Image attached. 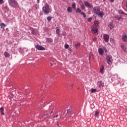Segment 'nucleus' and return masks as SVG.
<instances>
[{
	"label": "nucleus",
	"mask_w": 127,
	"mask_h": 127,
	"mask_svg": "<svg viewBox=\"0 0 127 127\" xmlns=\"http://www.w3.org/2000/svg\"><path fill=\"white\" fill-rule=\"evenodd\" d=\"M76 12H78V13H81V9H80V8H77L76 9Z\"/></svg>",
	"instance_id": "obj_26"
},
{
	"label": "nucleus",
	"mask_w": 127,
	"mask_h": 127,
	"mask_svg": "<svg viewBox=\"0 0 127 127\" xmlns=\"http://www.w3.org/2000/svg\"><path fill=\"white\" fill-rule=\"evenodd\" d=\"M103 51H104L106 53H108V50L107 48L103 47Z\"/></svg>",
	"instance_id": "obj_33"
},
{
	"label": "nucleus",
	"mask_w": 127,
	"mask_h": 127,
	"mask_svg": "<svg viewBox=\"0 0 127 127\" xmlns=\"http://www.w3.org/2000/svg\"><path fill=\"white\" fill-rule=\"evenodd\" d=\"M108 27H110V28H114V24H113V23H110V24L108 25Z\"/></svg>",
	"instance_id": "obj_24"
},
{
	"label": "nucleus",
	"mask_w": 127,
	"mask_h": 127,
	"mask_svg": "<svg viewBox=\"0 0 127 127\" xmlns=\"http://www.w3.org/2000/svg\"><path fill=\"white\" fill-rule=\"evenodd\" d=\"M53 109H54V106H50V111H51L52 110V111H51V114H52V113H53Z\"/></svg>",
	"instance_id": "obj_21"
},
{
	"label": "nucleus",
	"mask_w": 127,
	"mask_h": 127,
	"mask_svg": "<svg viewBox=\"0 0 127 127\" xmlns=\"http://www.w3.org/2000/svg\"><path fill=\"white\" fill-rule=\"evenodd\" d=\"M64 47H65V48L66 49H68L69 48V45H68V44H65V45H64Z\"/></svg>",
	"instance_id": "obj_34"
},
{
	"label": "nucleus",
	"mask_w": 127,
	"mask_h": 127,
	"mask_svg": "<svg viewBox=\"0 0 127 127\" xmlns=\"http://www.w3.org/2000/svg\"><path fill=\"white\" fill-rule=\"evenodd\" d=\"M61 118H62V116L60 115V118L59 119V120L60 119H61Z\"/></svg>",
	"instance_id": "obj_44"
},
{
	"label": "nucleus",
	"mask_w": 127,
	"mask_h": 127,
	"mask_svg": "<svg viewBox=\"0 0 127 127\" xmlns=\"http://www.w3.org/2000/svg\"><path fill=\"white\" fill-rule=\"evenodd\" d=\"M52 19V17H51V16H48L47 17L48 21H51Z\"/></svg>",
	"instance_id": "obj_30"
},
{
	"label": "nucleus",
	"mask_w": 127,
	"mask_h": 127,
	"mask_svg": "<svg viewBox=\"0 0 127 127\" xmlns=\"http://www.w3.org/2000/svg\"><path fill=\"white\" fill-rule=\"evenodd\" d=\"M98 52L100 55H103L104 54V49L100 48L98 49Z\"/></svg>",
	"instance_id": "obj_12"
},
{
	"label": "nucleus",
	"mask_w": 127,
	"mask_h": 127,
	"mask_svg": "<svg viewBox=\"0 0 127 127\" xmlns=\"http://www.w3.org/2000/svg\"><path fill=\"white\" fill-rule=\"evenodd\" d=\"M126 3H127V2H126Z\"/></svg>",
	"instance_id": "obj_50"
},
{
	"label": "nucleus",
	"mask_w": 127,
	"mask_h": 127,
	"mask_svg": "<svg viewBox=\"0 0 127 127\" xmlns=\"http://www.w3.org/2000/svg\"><path fill=\"white\" fill-rule=\"evenodd\" d=\"M80 7H81V9H83V10L86 9V7L84 5V4H82L80 5Z\"/></svg>",
	"instance_id": "obj_29"
},
{
	"label": "nucleus",
	"mask_w": 127,
	"mask_h": 127,
	"mask_svg": "<svg viewBox=\"0 0 127 127\" xmlns=\"http://www.w3.org/2000/svg\"><path fill=\"white\" fill-rule=\"evenodd\" d=\"M97 40V38H95L93 39V41H96Z\"/></svg>",
	"instance_id": "obj_41"
},
{
	"label": "nucleus",
	"mask_w": 127,
	"mask_h": 127,
	"mask_svg": "<svg viewBox=\"0 0 127 127\" xmlns=\"http://www.w3.org/2000/svg\"><path fill=\"white\" fill-rule=\"evenodd\" d=\"M71 6L73 9H76V3H73L72 5Z\"/></svg>",
	"instance_id": "obj_27"
},
{
	"label": "nucleus",
	"mask_w": 127,
	"mask_h": 127,
	"mask_svg": "<svg viewBox=\"0 0 127 127\" xmlns=\"http://www.w3.org/2000/svg\"><path fill=\"white\" fill-rule=\"evenodd\" d=\"M91 31L94 35H98V28L96 27H93Z\"/></svg>",
	"instance_id": "obj_5"
},
{
	"label": "nucleus",
	"mask_w": 127,
	"mask_h": 127,
	"mask_svg": "<svg viewBox=\"0 0 127 127\" xmlns=\"http://www.w3.org/2000/svg\"><path fill=\"white\" fill-rule=\"evenodd\" d=\"M114 18H117L118 20L120 21L121 19H123V18L122 16H119V15H115L114 16Z\"/></svg>",
	"instance_id": "obj_14"
},
{
	"label": "nucleus",
	"mask_w": 127,
	"mask_h": 127,
	"mask_svg": "<svg viewBox=\"0 0 127 127\" xmlns=\"http://www.w3.org/2000/svg\"><path fill=\"white\" fill-rule=\"evenodd\" d=\"M53 118H54V119H55V118H58V115H57L56 116H54Z\"/></svg>",
	"instance_id": "obj_40"
},
{
	"label": "nucleus",
	"mask_w": 127,
	"mask_h": 127,
	"mask_svg": "<svg viewBox=\"0 0 127 127\" xmlns=\"http://www.w3.org/2000/svg\"><path fill=\"white\" fill-rule=\"evenodd\" d=\"M36 48H37V49L38 50H42V51L45 50V48H44V47H43L39 45H36Z\"/></svg>",
	"instance_id": "obj_9"
},
{
	"label": "nucleus",
	"mask_w": 127,
	"mask_h": 127,
	"mask_svg": "<svg viewBox=\"0 0 127 127\" xmlns=\"http://www.w3.org/2000/svg\"><path fill=\"white\" fill-rule=\"evenodd\" d=\"M98 85L100 89L102 88H104V87L105 86V83L102 80L99 81L98 82Z\"/></svg>",
	"instance_id": "obj_7"
},
{
	"label": "nucleus",
	"mask_w": 127,
	"mask_h": 127,
	"mask_svg": "<svg viewBox=\"0 0 127 127\" xmlns=\"http://www.w3.org/2000/svg\"><path fill=\"white\" fill-rule=\"evenodd\" d=\"M100 9L99 6H95L93 8V12H94L95 14L99 15L100 17H103V16L104 15V12L100 11Z\"/></svg>",
	"instance_id": "obj_1"
},
{
	"label": "nucleus",
	"mask_w": 127,
	"mask_h": 127,
	"mask_svg": "<svg viewBox=\"0 0 127 127\" xmlns=\"http://www.w3.org/2000/svg\"><path fill=\"white\" fill-rule=\"evenodd\" d=\"M38 32V31H37V29H31V33L32 34H36Z\"/></svg>",
	"instance_id": "obj_13"
},
{
	"label": "nucleus",
	"mask_w": 127,
	"mask_h": 127,
	"mask_svg": "<svg viewBox=\"0 0 127 127\" xmlns=\"http://www.w3.org/2000/svg\"><path fill=\"white\" fill-rule=\"evenodd\" d=\"M67 10L68 12H72V11H73V9H72V8L70 6L68 7L67 8Z\"/></svg>",
	"instance_id": "obj_18"
},
{
	"label": "nucleus",
	"mask_w": 127,
	"mask_h": 127,
	"mask_svg": "<svg viewBox=\"0 0 127 127\" xmlns=\"http://www.w3.org/2000/svg\"><path fill=\"white\" fill-rule=\"evenodd\" d=\"M104 69V66L102 65V68H101L100 69V72L101 74H103V73H104V71H103Z\"/></svg>",
	"instance_id": "obj_23"
},
{
	"label": "nucleus",
	"mask_w": 127,
	"mask_h": 127,
	"mask_svg": "<svg viewBox=\"0 0 127 127\" xmlns=\"http://www.w3.org/2000/svg\"><path fill=\"white\" fill-rule=\"evenodd\" d=\"M71 87H73V84L71 85Z\"/></svg>",
	"instance_id": "obj_48"
},
{
	"label": "nucleus",
	"mask_w": 127,
	"mask_h": 127,
	"mask_svg": "<svg viewBox=\"0 0 127 127\" xmlns=\"http://www.w3.org/2000/svg\"><path fill=\"white\" fill-rule=\"evenodd\" d=\"M80 14H82V15H83L84 18H86V15L85 14V13H84V12H81V13H80Z\"/></svg>",
	"instance_id": "obj_35"
},
{
	"label": "nucleus",
	"mask_w": 127,
	"mask_h": 127,
	"mask_svg": "<svg viewBox=\"0 0 127 127\" xmlns=\"http://www.w3.org/2000/svg\"><path fill=\"white\" fill-rule=\"evenodd\" d=\"M45 14H48L51 11V9H50V7H49V5L46 4L45 6H43L42 8Z\"/></svg>",
	"instance_id": "obj_2"
},
{
	"label": "nucleus",
	"mask_w": 127,
	"mask_h": 127,
	"mask_svg": "<svg viewBox=\"0 0 127 127\" xmlns=\"http://www.w3.org/2000/svg\"><path fill=\"white\" fill-rule=\"evenodd\" d=\"M91 20H92V18H89L88 19V21L89 22H91Z\"/></svg>",
	"instance_id": "obj_39"
},
{
	"label": "nucleus",
	"mask_w": 127,
	"mask_h": 127,
	"mask_svg": "<svg viewBox=\"0 0 127 127\" xmlns=\"http://www.w3.org/2000/svg\"><path fill=\"white\" fill-rule=\"evenodd\" d=\"M122 40L124 42H127V35L126 33L122 34Z\"/></svg>",
	"instance_id": "obj_6"
},
{
	"label": "nucleus",
	"mask_w": 127,
	"mask_h": 127,
	"mask_svg": "<svg viewBox=\"0 0 127 127\" xmlns=\"http://www.w3.org/2000/svg\"><path fill=\"white\" fill-rule=\"evenodd\" d=\"M121 48L124 50V52L127 53V46H126L125 45H122L121 46Z\"/></svg>",
	"instance_id": "obj_11"
},
{
	"label": "nucleus",
	"mask_w": 127,
	"mask_h": 127,
	"mask_svg": "<svg viewBox=\"0 0 127 127\" xmlns=\"http://www.w3.org/2000/svg\"><path fill=\"white\" fill-rule=\"evenodd\" d=\"M103 38L105 41V42H109V39L110 38V36L108 34H104L103 36Z\"/></svg>",
	"instance_id": "obj_8"
},
{
	"label": "nucleus",
	"mask_w": 127,
	"mask_h": 127,
	"mask_svg": "<svg viewBox=\"0 0 127 127\" xmlns=\"http://www.w3.org/2000/svg\"><path fill=\"white\" fill-rule=\"evenodd\" d=\"M114 1L115 0H111V2H114Z\"/></svg>",
	"instance_id": "obj_43"
},
{
	"label": "nucleus",
	"mask_w": 127,
	"mask_h": 127,
	"mask_svg": "<svg viewBox=\"0 0 127 127\" xmlns=\"http://www.w3.org/2000/svg\"><path fill=\"white\" fill-rule=\"evenodd\" d=\"M48 115H49V114H45L44 116H47Z\"/></svg>",
	"instance_id": "obj_45"
},
{
	"label": "nucleus",
	"mask_w": 127,
	"mask_h": 127,
	"mask_svg": "<svg viewBox=\"0 0 127 127\" xmlns=\"http://www.w3.org/2000/svg\"><path fill=\"white\" fill-rule=\"evenodd\" d=\"M56 125H57L58 127H60V125H61V124H59V123H58V122H56Z\"/></svg>",
	"instance_id": "obj_38"
},
{
	"label": "nucleus",
	"mask_w": 127,
	"mask_h": 127,
	"mask_svg": "<svg viewBox=\"0 0 127 127\" xmlns=\"http://www.w3.org/2000/svg\"><path fill=\"white\" fill-rule=\"evenodd\" d=\"M106 60H107V63H108L109 65H112V64H113V61L114 60H113V57H112V56L111 55L107 56L106 57Z\"/></svg>",
	"instance_id": "obj_3"
},
{
	"label": "nucleus",
	"mask_w": 127,
	"mask_h": 127,
	"mask_svg": "<svg viewBox=\"0 0 127 127\" xmlns=\"http://www.w3.org/2000/svg\"><path fill=\"white\" fill-rule=\"evenodd\" d=\"M81 45L80 44V43H78L77 44L75 45V46L76 47V48L78 49L79 48V47H80V46Z\"/></svg>",
	"instance_id": "obj_32"
},
{
	"label": "nucleus",
	"mask_w": 127,
	"mask_h": 127,
	"mask_svg": "<svg viewBox=\"0 0 127 127\" xmlns=\"http://www.w3.org/2000/svg\"><path fill=\"white\" fill-rule=\"evenodd\" d=\"M99 115H100V112H99V111H96L94 114V116L95 118H97Z\"/></svg>",
	"instance_id": "obj_20"
},
{
	"label": "nucleus",
	"mask_w": 127,
	"mask_h": 127,
	"mask_svg": "<svg viewBox=\"0 0 127 127\" xmlns=\"http://www.w3.org/2000/svg\"><path fill=\"white\" fill-rule=\"evenodd\" d=\"M9 3L12 7L17 5V2L15 0H9Z\"/></svg>",
	"instance_id": "obj_4"
},
{
	"label": "nucleus",
	"mask_w": 127,
	"mask_h": 127,
	"mask_svg": "<svg viewBox=\"0 0 127 127\" xmlns=\"http://www.w3.org/2000/svg\"><path fill=\"white\" fill-rule=\"evenodd\" d=\"M84 4L86 7H89V8H91V7H93V5H92L88 1H85Z\"/></svg>",
	"instance_id": "obj_10"
},
{
	"label": "nucleus",
	"mask_w": 127,
	"mask_h": 127,
	"mask_svg": "<svg viewBox=\"0 0 127 127\" xmlns=\"http://www.w3.org/2000/svg\"><path fill=\"white\" fill-rule=\"evenodd\" d=\"M126 7H127V5H126Z\"/></svg>",
	"instance_id": "obj_49"
},
{
	"label": "nucleus",
	"mask_w": 127,
	"mask_h": 127,
	"mask_svg": "<svg viewBox=\"0 0 127 127\" xmlns=\"http://www.w3.org/2000/svg\"><path fill=\"white\" fill-rule=\"evenodd\" d=\"M91 93H96L97 92V89L92 88L90 90Z\"/></svg>",
	"instance_id": "obj_25"
},
{
	"label": "nucleus",
	"mask_w": 127,
	"mask_h": 127,
	"mask_svg": "<svg viewBox=\"0 0 127 127\" xmlns=\"http://www.w3.org/2000/svg\"><path fill=\"white\" fill-rule=\"evenodd\" d=\"M3 111H4V110H3V107H1V108H0V112L1 115L2 116H4V113H3Z\"/></svg>",
	"instance_id": "obj_16"
},
{
	"label": "nucleus",
	"mask_w": 127,
	"mask_h": 127,
	"mask_svg": "<svg viewBox=\"0 0 127 127\" xmlns=\"http://www.w3.org/2000/svg\"><path fill=\"white\" fill-rule=\"evenodd\" d=\"M47 41L48 42H52L53 41V40H52V39L49 38L47 39Z\"/></svg>",
	"instance_id": "obj_31"
},
{
	"label": "nucleus",
	"mask_w": 127,
	"mask_h": 127,
	"mask_svg": "<svg viewBox=\"0 0 127 127\" xmlns=\"http://www.w3.org/2000/svg\"><path fill=\"white\" fill-rule=\"evenodd\" d=\"M0 28H2L3 29V28H4L5 26H6V25H5V24L3 23H2L0 24Z\"/></svg>",
	"instance_id": "obj_15"
},
{
	"label": "nucleus",
	"mask_w": 127,
	"mask_h": 127,
	"mask_svg": "<svg viewBox=\"0 0 127 127\" xmlns=\"http://www.w3.org/2000/svg\"><path fill=\"white\" fill-rule=\"evenodd\" d=\"M39 106H43V101H41L39 104Z\"/></svg>",
	"instance_id": "obj_37"
},
{
	"label": "nucleus",
	"mask_w": 127,
	"mask_h": 127,
	"mask_svg": "<svg viewBox=\"0 0 127 127\" xmlns=\"http://www.w3.org/2000/svg\"><path fill=\"white\" fill-rule=\"evenodd\" d=\"M119 13H121V14H124V15H127V14L125 13L123 10H119Z\"/></svg>",
	"instance_id": "obj_22"
},
{
	"label": "nucleus",
	"mask_w": 127,
	"mask_h": 127,
	"mask_svg": "<svg viewBox=\"0 0 127 127\" xmlns=\"http://www.w3.org/2000/svg\"><path fill=\"white\" fill-rule=\"evenodd\" d=\"M94 25V26H98V25H99V22H98V21H95Z\"/></svg>",
	"instance_id": "obj_28"
},
{
	"label": "nucleus",
	"mask_w": 127,
	"mask_h": 127,
	"mask_svg": "<svg viewBox=\"0 0 127 127\" xmlns=\"http://www.w3.org/2000/svg\"><path fill=\"white\" fill-rule=\"evenodd\" d=\"M2 3H4V1L3 0H0V4H2Z\"/></svg>",
	"instance_id": "obj_36"
},
{
	"label": "nucleus",
	"mask_w": 127,
	"mask_h": 127,
	"mask_svg": "<svg viewBox=\"0 0 127 127\" xmlns=\"http://www.w3.org/2000/svg\"><path fill=\"white\" fill-rule=\"evenodd\" d=\"M56 30L57 34H60V29L59 27H56Z\"/></svg>",
	"instance_id": "obj_17"
},
{
	"label": "nucleus",
	"mask_w": 127,
	"mask_h": 127,
	"mask_svg": "<svg viewBox=\"0 0 127 127\" xmlns=\"http://www.w3.org/2000/svg\"><path fill=\"white\" fill-rule=\"evenodd\" d=\"M4 56H5V57L6 58H8L9 57V56H10V55H9V54L7 52H5L4 53Z\"/></svg>",
	"instance_id": "obj_19"
},
{
	"label": "nucleus",
	"mask_w": 127,
	"mask_h": 127,
	"mask_svg": "<svg viewBox=\"0 0 127 127\" xmlns=\"http://www.w3.org/2000/svg\"><path fill=\"white\" fill-rule=\"evenodd\" d=\"M51 65L52 66H53V64H52V63H51Z\"/></svg>",
	"instance_id": "obj_47"
},
{
	"label": "nucleus",
	"mask_w": 127,
	"mask_h": 127,
	"mask_svg": "<svg viewBox=\"0 0 127 127\" xmlns=\"http://www.w3.org/2000/svg\"><path fill=\"white\" fill-rule=\"evenodd\" d=\"M71 117H72V118H73V117H74V114H72Z\"/></svg>",
	"instance_id": "obj_46"
},
{
	"label": "nucleus",
	"mask_w": 127,
	"mask_h": 127,
	"mask_svg": "<svg viewBox=\"0 0 127 127\" xmlns=\"http://www.w3.org/2000/svg\"><path fill=\"white\" fill-rule=\"evenodd\" d=\"M40 1V0H37L38 3H39Z\"/></svg>",
	"instance_id": "obj_42"
}]
</instances>
